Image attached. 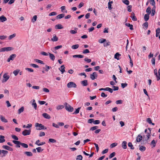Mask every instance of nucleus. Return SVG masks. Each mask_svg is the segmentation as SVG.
<instances>
[{"label":"nucleus","instance_id":"nucleus-1","mask_svg":"<svg viewBox=\"0 0 160 160\" xmlns=\"http://www.w3.org/2000/svg\"><path fill=\"white\" fill-rule=\"evenodd\" d=\"M35 126L36 127V130H38L46 129H47L46 127H44V125L41 123H36L35 124Z\"/></svg>","mask_w":160,"mask_h":160},{"label":"nucleus","instance_id":"nucleus-2","mask_svg":"<svg viewBox=\"0 0 160 160\" xmlns=\"http://www.w3.org/2000/svg\"><path fill=\"white\" fill-rule=\"evenodd\" d=\"M64 105L65 109L68 112H72L73 110V108L67 102H65Z\"/></svg>","mask_w":160,"mask_h":160},{"label":"nucleus","instance_id":"nucleus-3","mask_svg":"<svg viewBox=\"0 0 160 160\" xmlns=\"http://www.w3.org/2000/svg\"><path fill=\"white\" fill-rule=\"evenodd\" d=\"M67 86L69 88H76L77 87V85L76 83L72 82H70L68 83L67 84Z\"/></svg>","mask_w":160,"mask_h":160},{"label":"nucleus","instance_id":"nucleus-4","mask_svg":"<svg viewBox=\"0 0 160 160\" xmlns=\"http://www.w3.org/2000/svg\"><path fill=\"white\" fill-rule=\"evenodd\" d=\"M13 48L11 47H8L3 48L0 49V52H5V51H8L12 50Z\"/></svg>","mask_w":160,"mask_h":160},{"label":"nucleus","instance_id":"nucleus-5","mask_svg":"<svg viewBox=\"0 0 160 160\" xmlns=\"http://www.w3.org/2000/svg\"><path fill=\"white\" fill-rule=\"evenodd\" d=\"M4 79L2 81V82H6L10 78L9 76L7 75L6 73H4L3 76Z\"/></svg>","mask_w":160,"mask_h":160},{"label":"nucleus","instance_id":"nucleus-6","mask_svg":"<svg viewBox=\"0 0 160 160\" xmlns=\"http://www.w3.org/2000/svg\"><path fill=\"white\" fill-rule=\"evenodd\" d=\"M31 132V130L30 129H25L22 132V134L24 136H26L30 135Z\"/></svg>","mask_w":160,"mask_h":160},{"label":"nucleus","instance_id":"nucleus-7","mask_svg":"<svg viewBox=\"0 0 160 160\" xmlns=\"http://www.w3.org/2000/svg\"><path fill=\"white\" fill-rule=\"evenodd\" d=\"M98 77V75L96 72H93L90 75V78L92 80L96 79Z\"/></svg>","mask_w":160,"mask_h":160},{"label":"nucleus","instance_id":"nucleus-8","mask_svg":"<svg viewBox=\"0 0 160 160\" xmlns=\"http://www.w3.org/2000/svg\"><path fill=\"white\" fill-rule=\"evenodd\" d=\"M16 57V55L15 54H13L11 55L9 58H8L7 59V62H10V60H13L14 59V58Z\"/></svg>","mask_w":160,"mask_h":160},{"label":"nucleus","instance_id":"nucleus-9","mask_svg":"<svg viewBox=\"0 0 160 160\" xmlns=\"http://www.w3.org/2000/svg\"><path fill=\"white\" fill-rule=\"evenodd\" d=\"M12 142L16 145V147L19 148L20 147V145H21V142L20 141H16V140H13L12 141Z\"/></svg>","mask_w":160,"mask_h":160},{"label":"nucleus","instance_id":"nucleus-10","mask_svg":"<svg viewBox=\"0 0 160 160\" xmlns=\"http://www.w3.org/2000/svg\"><path fill=\"white\" fill-rule=\"evenodd\" d=\"M2 148L3 149H6L10 151H13V149L12 148L8 146L3 145L2 146Z\"/></svg>","mask_w":160,"mask_h":160},{"label":"nucleus","instance_id":"nucleus-11","mask_svg":"<svg viewBox=\"0 0 160 160\" xmlns=\"http://www.w3.org/2000/svg\"><path fill=\"white\" fill-rule=\"evenodd\" d=\"M7 20V18L3 15L0 17V22H3Z\"/></svg>","mask_w":160,"mask_h":160},{"label":"nucleus","instance_id":"nucleus-12","mask_svg":"<svg viewBox=\"0 0 160 160\" xmlns=\"http://www.w3.org/2000/svg\"><path fill=\"white\" fill-rule=\"evenodd\" d=\"M81 83L83 86H86L88 85V81L87 80L82 81L81 82Z\"/></svg>","mask_w":160,"mask_h":160},{"label":"nucleus","instance_id":"nucleus-13","mask_svg":"<svg viewBox=\"0 0 160 160\" xmlns=\"http://www.w3.org/2000/svg\"><path fill=\"white\" fill-rule=\"evenodd\" d=\"M32 106L34 107L35 110H37V104L35 102V99H33L32 100Z\"/></svg>","mask_w":160,"mask_h":160},{"label":"nucleus","instance_id":"nucleus-14","mask_svg":"<svg viewBox=\"0 0 160 160\" xmlns=\"http://www.w3.org/2000/svg\"><path fill=\"white\" fill-rule=\"evenodd\" d=\"M42 116L45 118L49 119L51 118V117L46 113H44L42 114Z\"/></svg>","mask_w":160,"mask_h":160},{"label":"nucleus","instance_id":"nucleus-15","mask_svg":"<svg viewBox=\"0 0 160 160\" xmlns=\"http://www.w3.org/2000/svg\"><path fill=\"white\" fill-rule=\"evenodd\" d=\"M142 139V136L140 134L138 135L136 141L138 142H139L141 141Z\"/></svg>","mask_w":160,"mask_h":160},{"label":"nucleus","instance_id":"nucleus-16","mask_svg":"<svg viewBox=\"0 0 160 160\" xmlns=\"http://www.w3.org/2000/svg\"><path fill=\"white\" fill-rule=\"evenodd\" d=\"M61 69H60V68H59L61 72L63 74L64 72H65V68L64 67V65H62L60 67Z\"/></svg>","mask_w":160,"mask_h":160},{"label":"nucleus","instance_id":"nucleus-17","mask_svg":"<svg viewBox=\"0 0 160 160\" xmlns=\"http://www.w3.org/2000/svg\"><path fill=\"white\" fill-rule=\"evenodd\" d=\"M127 142L126 141H124L122 142V147L124 149H126L127 148Z\"/></svg>","mask_w":160,"mask_h":160},{"label":"nucleus","instance_id":"nucleus-18","mask_svg":"<svg viewBox=\"0 0 160 160\" xmlns=\"http://www.w3.org/2000/svg\"><path fill=\"white\" fill-rule=\"evenodd\" d=\"M73 58H82L84 57V56L82 55H75L72 56Z\"/></svg>","mask_w":160,"mask_h":160},{"label":"nucleus","instance_id":"nucleus-19","mask_svg":"<svg viewBox=\"0 0 160 160\" xmlns=\"http://www.w3.org/2000/svg\"><path fill=\"white\" fill-rule=\"evenodd\" d=\"M1 151V153H2L3 154V155L2 156V157H3L5 156V155H7L8 153V152L6 150H0Z\"/></svg>","mask_w":160,"mask_h":160},{"label":"nucleus","instance_id":"nucleus-20","mask_svg":"<svg viewBox=\"0 0 160 160\" xmlns=\"http://www.w3.org/2000/svg\"><path fill=\"white\" fill-rule=\"evenodd\" d=\"M0 118V119L2 122H8V121L4 117H3L2 115H1Z\"/></svg>","mask_w":160,"mask_h":160},{"label":"nucleus","instance_id":"nucleus-21","mask_svg":"<svg viewBox=\"0 0 160 160\" xmlns=\"http://www.w3.org/2000/svg\"><path fill=\"white\" fill-rule=\"evenodd\" d=\"M48 53L50 59L52 60V61H54L55 59V56H54V55L53 54L50 53L49 52H48Z\"/></svg>","mask_w":160,"mask_h":160},{"label":"nucleus","instance_id":"nucleus-22","mask_svg":"<svg viewBox=\"0 0 160 160\" xmlns=\"http://www.w3.org/2000/svg\"><path fill=\"white\" fill-rule=\"evenodd\" d=\"M131 15L132 16L131 17V18L132 19V20L133 21H136L137 19L136 17L135 16L134 13L133 12H132Z\"/></svg>","mask_w":160,"mask_h":160},{"label":"nucleus","instance_id":"nucleus-23","mask_svg":"<svg viewBox=\"0 0 160 160\" xmlns=\"http://www.w3.org/2000/svg\"><path fill=\"white\" fill-rule=\"evenodd\" d=\"M125 25H126V26H127L128 27H129L130 28V29L131 30H133L132 25L131 24L129 23H126L125 24Z\"/></svg>","mask_w":160,"mask_h":160},{"label":"nucleus","instance_id":"nucleus-24","mask_svg":"<svg viewBox=\"0 0 160 160\" xmlns=\"http://www.w3.org/2000/svg\"><path fill=\"white\" fill-rule=\"evenodd\" d=\"M64 16H65V14H60L58 15L56 17V18L57 19H61L62 18L64 17Z\"/></svg>","mask_w":160,"mask_h":160},{"label":"nucleus","instance_id":"nucleus-25","mask_svg":"<svg viewBox=\"0 0 160 160\" xmlns=\"http://www.w3.org/2000/svg\"><path fill=\"white\" fill-rule=\"evenodd\" d=\"M5 141L4 137L2 135H0V143H2Z\"/></svg>","mask_w":160,"mask_h":160},{"label":"nucleus","instance_id":"nucleus-26","mask_svg":"<svg viewBox=\"0 0 160 160\" xmlns=\"http://www.w3.org/2000/svg\"><path fill=\"white\" fill-rule=\"evenodd\" d=\"M55 28L56 29H60L63 28L62 25L60 24L56 25L55 26Z\"/></svg>","mask_w":160,"mask_h":160},{"label":"nucleus","instance_id":"nucleus-27","mask_svg":"<svg viewBox=\"0 0 160 160\" xmlns=\"http://www.w3.org/2000/svg\"><path fill=\"white\" fill-rule=\"evenodd\" d=\"M121 56V54L118 52H117L115 55L114 58L117 59V60H119V57Z\"/></svg>","mask_w":160,"mask_h":160},{"label":"nucleus","instance_id":"nucleus-28","mask_svg":"<svg viewBox=\"0 0 160 160\" xmlns=\"http://www.w3.org/2000/svg\"><path fill=\"white\" fill-rule=\"evenodd\" d=\"M24 107H22L21 108H19L18 110V114H20L21 113L23 112V111H24Z\"/></svg>","mask_w":160,"mask_h":160},{"label":"nucleus","instance_id":"nucleus-29","mask_svg":"<svg viewBox=\"0 0 160 160\" xmlns=\"http://www.w3.org/2000/svg\"><path fill=\"white\" fill-rule=\"evenodd\" d=\"M24 153L28 156H32V153L30 152H24Z\"/></svg>","mask_w":160,"mask_h":160},{"label":"nucleus","instance_id":"nucleus-30","mask_svg":"<svg viewBox=\"0 0 160 160\" xmlns=\"http://www.w3.org/2000/svg\"><path fill=\"white\" fill-rule=\"evenodd\" d=\"M149 18V14H146L144 16V19L145 21H147L148 20Z\"/></svg>","mask_w":160,"mask_h":160},{"label":"nucleus","instance_id":"nucleus-31","mask_svg":"<svg viewBox=\"0 0 160 160\" xmlns=\"http://www.w3.org/2000/svg\"><path fill=\"white\" fill-rule=\"evenodd\" d=\"M155 6H154L152 8V13L151 14V15L152 16H153L155 15Z\"/></svg>","mask_w":160,"mask_h":160},{"label":"nucleus","instance_id":"nucleus-32","mask_svg":"<svg viewBox=\"0 0 160 160\" xmlns=\"http://www.w3.org/2000/svg\"><path fill=\"white\" fill-rule=\"evenodd\" d=\"M160 33V28H158L156 30V37H157L158 36L159 33Z\"/></svg>","mask_w":160,"mask_h":160},{"label":"nucleus","instance_id":"nucleus-33","mask_svg":"<svg viewBox=\"0 0 160 160\" xmlns=\"http://www.w3.org/2000/svg\"><path fill=\"white\" fill-rule=\"evenodd\" d=\"M139 149L141 151H144L146 150V147L143 146H139Z\"/></svg>","mask_w":160,"mask_h":160},{"label":"nucleus","instance_id":"nucleus-34","mask_svg":"<svg viewBox=\"0 0 160 160\" xmlns=\"http://www.w3.org/2000/svg\"><path fill=\"white\" fill-rule=\"evenodd\" d=\"M20 71V70L19 69H16L13 72V73L14 74V75L16 76H17Z\"/></svg>","mask_w":160,"mask_h":160},{"label":"nucleus","instance_id":"nucleus-35","mask_svg":"<svg viewBox=\"0 0 160 160\" xmlns=\"http://www.w3.org/2000/svg\"><path fill=\"white\" fill-rule=\"evenodd\" d=\"M64 107V106L63 105H59L57 106L56 109L57 110H61L63 109Z\"/></svg>","mask_w":160,"mask_h":160},{"label":"nucleus","instance_id":"nucleus-36","mask_svg":"<svg viewBox=\"0 0 160 160\" xmlns=\"http://www.w3.org/2000/svg\"><path fill=\"white\" fill-rule=\"evenodd\" d=\"M52 41H53L56 42L58 41V38L56 35L54 36L51 39Z\"/></svg>","mask_w":160,"mask_h":160},{"label":"nucleus","instance_id":"nucleus-37","mask_svg":"<svg viewBox=\"0 0 160 160\" xmlns=\"http://www.w3.org/2000/svg\"><path fill=\"white\" fill-rule=\"evenodd\" d=\"M79 47V45L78 44H77L72 45V48L73 49H77Z\"/></svg>","mask_w":160,"mask_h":160},{"label":"nucleus","instance_id":"nucleus-38","mask_svg":"<svg viewBox=\"0 0 160 160\" xmlns=\"http://www.w3.org/2000/svg\"><path fill=\"white\" fill-rule=\"evenodd\" d=\"M34 61L37 62L39 63L42 64H44L42 60L38 59H35Z\"/></svg>","mask_w":160,"mask_h":160},{"label":"nucleus","instance_id":"nucleus-39","mask_svg":"<svg viewBox=\"0 0 160 160\" xmlns=\"http://www.w3.org/2000/svg\"><path fill=\"white\" fill-rule=\"evenodd\" d=\"M37 15L34 16L32 19V22H34L37 20Z\"/></svg>","mask_w":160,"mask_h":160},{"label":"nucleus","instance_id":"nucleus-40","mask_svg":"<svg viewBox=\"0 0 160 160\" xmlns=\"http://www.w3.org/2000/svg\"><path fill=\"white\" fill-rule=\"evenodd\" d=\"M128 146L129 147H130V148L131 149H134V148L133 147V145L132 144V143L131 142H129L128 143Z\"/></svg>","mask_w":160,"mask_h":160},{"label":"nucleus","instance_id":"nucleus-41","mask_svg":"<svg viewBox=\"0 0 160 160\" xmlns=\"http://www.w3.org/2000/svg\"><path fill=\"white\" fill-rule=\"evenodd\" d=\"M16 36V34L15 33L13 34H12L10 35L8 37V39L9 40H10L12 39V38L15 37Z\"/></svg>","mask_w":160,"mask_h":160},{"label":"nucleus","instance_id":"nucleus-42","mask_svg":"<svg viewBox=\"0 0 160 160\" xmlns=\"http://www.w3.org/2000/svg\"><path fill=\"white\" fill-rule=\"evenodd\" d=\"M81 108V107H80L78 108L77 109H76L75 111L74 112H73V114H78V113H79Z\"/></svg>","mask_w":160,"mask_h":160},{"label":"nucleus","instance_id":"nucleus-43","mask_svg":"<svg viewBox=\"0 0 160 160\" xmlns=\"http://www.w3.org/2000/svg\"><path fill=\"white\" fill-rule=\"evenodd\" d=\"M146 11L148 13V14H150L151 12V8L148 7Z\"/></svg>","mask_w":160,"mask_h":160},{"label":"nucleus","instance_id":"nucleus-44","mask_svg":"<svg viewBox=\"0 0 160 160\" xmlns=\"http://www.w3.org/2000/svg\"><path fill=\"white\" fill-rule=\"evenodd\" d=\"M36 149L38 152H41L43 150V149H42L40 147L37 148Z\"/></svg>","mask_w":160,"mask_h":160},{"label":"nucleus","instance_id":"nucleus-45","mask_svg":"<svg viewBox=\"0 0 160 160\" xmlns=\"http://www.w3.org/2000/svg\"><path fill=\"white\" fill-rule=\"evenodd\" d=\"M24 148H27L28 147V145L27 144L21 142V145Z\"/></svg>","mask_w":160,"mask_h":160},{"label":"nucleus","instance_id":"nucleus-46","mask_svg":"<svg viewBox=\"0 0 160 160\" xmlns=\"http://www.w3.org/2000/svg\"><path fill=\"white\" fill-rule=\"evenodd\" d=\"M115 152H113L110 154L109 156V158H111L114 157L115 155Z\"/></svg>","mask_w":160,"mask_h":160},{"label":"nucleus","instance_id":"nucleus-47","mask_svg":"<svg viewBox=\"0 0 160 160\" xmlns=\"http://www.w3.org/2000/svg\"><path fill=\"white\" fill-rule=\"evenodd\" d=\"M117 144H118L116 142L113 143L111 144L110 147L111 148H112L116 146Z\"/></svg>","mask_w":160,"mask_h":160},{"label":"nucleus","instance_id":"nucleus-48","mask_svg":"<svg viewBox=\"0 0 160 160\" xmlns=\"http://www.w3.org/2000/svg\"><path fill=\"white\" fill-rule=\"evenodd\" d=\"M82 157L81 155H79L77 156L76 160H82Z\"/></svg>","mask_w":160,"mask_h":160},{"label":"nucleus","instance_id":"nucleus-49","mask_svg":"<svg viewBox=\"0 0 160 160\" xmlns=\"http://www.w3.org/2000/svg\"><path fill=\"white\" fill-rule=\"evenodd\" d=\"M49 142L52 143H55L56 142V140L52 138H49Z\"/></svg>","mask_w":160,"mask_h":160},{"label":"nucleus","instance_id":"nucleus-50","mask_svg":"<svg viewBox=\"0 0 160 160\" xmlns=\"http://www.w3.org/2000/svg\"><path fill=\"white\" fill-rule=\"evenodd\" d=\"M106 41V39L102 38L101 39H99L98 40V42L101 43H104L105 41Z\"/></svg>","mask_w":160,"mask_h":160},{"label":"nucleus","instance_id":"nucleus-51","mask_svg":"<svg viewBox=\"0 0 160 160\" xmlns=\"http://www.w3.org/2000/svg\"><path fill=\"white\" fill-rule=\"evenodd\" d=\"M158 76H156L157 80L159 81L160 79V69H159L158 71Z\"/></svg>","mask_w":160,"mask_h":160},{"label":"nucleus","instance_id":"nucleus-52","mask_svg":"<svg viewBox=\"0 0 160 160\" xmlns=\"http://www.w3.org/2000/svg\"><path fill=\"white\" fill-rule=\"evenodd\" d=\"M122 2L127 5L129 4V2L128 0H124L122 1Z\"/></svg>","mask_w":160,"mask_h":160},{"label":"nucleus","instance_id":"nucleus-53","mask_svg":"<svg viewBox=\"0 0 160 160\" xmlns=\"http://www.w3.org/2000/svg\"><path fill=\"white\" fill-rule=\"evenodd\" d=\"M89 52L90 51L88 49H85L82 52V53L83 54H86Z\"/></svg>","mask_w":160,"mask_h":160},{"label":"nucleus","instance_id":"nucleus-54","mask_svg":"<svg viewBox=\"0 0 160 160\" xmlns=\"http://www.w3.org/2000/svg\"><path fill=\"white\" fill-rule=\"evenodd\" d=\"M151 62L152 64L155 66V58H152L151 60Z\"/></svg>","mask_w":160,"mask_h":160},{"label":"nucleus","instance_id":"nucleus-55","mask_svg":"<svg viewBox=\"0 0 160 160\" xmlns=\"http://www.w3.org/2000/svg\"><path fill=\"white\" fill-rule=\"evenodd\" d=\"M98 127L97 126H95L93 127H91L90 128V130L91 131H93L96 129L98 128Z\"/></svg>","mask_w":160,"mask_h":160},{"label":"nucleus","instance_id":"nucleus-56","mask_svg":"<svg viewBox=\"0 0 160 160\" xmlns=\"http://www.w3.org/2000/svg\"><path fill=\"white\" fill-rule=\"evenodd\" d=\"M12 137L14 139L16 140V141L18 140V138L17 136H15V135H12Z\"/></svg>","mask_w":160,"mask_h":160},{"label":"nucleus","instance_id":"nucleus-57","mask_svg":"<svg viewBox=\"0 0 160 160\" xmlns=\"http://www.w3.org/2000/svg\"><path fill=\"white\" fill-rule=\"evenodd\" d=\"M30 66L35 68H38L39 66L38 65L33 63H31L30 64Z\"/></svg>","mask_w":160,"mask_h":160},{"label":"nucleus","instance_id":"nucleus-58","mask_svg":"<svg viewBox=\"0 0 160 160\" xmlns=\"http://www.w3.org/2000/svg\"><path fill=\"white\" fill-rule=\"evenodd\" d=\"M127 85L128 84L126 83H121V86L122 88H124L126 87H127Z\"/></svg>","mask_w":160,"mask_h":160},{"label":"nucleus","instance_id":"nucleus-59","mask_svg":"<svg viewBox=\"0 0 160 160\" xmlns=\"http://www.w3.org/2000/svg\"><path fill=\"white\" fill-rule=\"evenodd\" d=\"M57 13L56 12H52L49 14V16H54L57 15Z\"/></svg>","mask_w":160,"mask_h":160},{"label":"nucleus","instance_id":"nucleus-60","mask_svg":"<svg viewBox=\"0 0 160 160\" xmlns=\"http://www.w3.org/2000/svg\"><path fill=\"white\" fill-rule=\"evenodd\" d=\"M62 45H59V46H56L54 48V49L56 50H57V49H58L59 48H62Z\"/></svg>","mask_w":160,"mask_h":160},{"label":"nucleus","instance_id":"nucleus-61","mask_svg":"<svg viewBox=\"0 0 160 160\" xmlns=\"http://www.w3.org/2000/svg\"><path fill=\"white\" fill-rule=\"evenodd\" d=\"M128 8V11L129 12H130L132 11V10L131 9L132 8V6L131 5H129L127 7Z\"/></svg>","mask_w":160,"mask_h":160},{"label":"nucleus","instance_id":"nucleus-62","mask_svg":"<svg viewBox=\"0 0 160 160\" xmlns=\"http://www.w3.org/2000/svg\"><path fill=\"white\" fill-rule=\"evenodd\" d=\"M41 54L42 55H44V56H48V55H49V53H46V52H41Z\"/></svg>","mask_w":160,"mask_h":160},{"label":"nucleus","instance_id":"nucleus-63","mask_svg":"<svg viewBox=\"0 0 160 160\" xmlns=\"http://www.w3.org/2000/svg\"><path fill=\"white\" fill-rule=\"evenodd\" d=\"M151 4L153 6H155V2L154 0H150Z\"/></svg>","mask_w":160,"mask_h":160},{"label":"nucleus","instance_id":"nucleus-64","mask_svg":"<svg viewBox=\"0 0 160 160\" xmlns=\"http://www.w3.org/2000/svg\"><path fill=\"white\" fill-rule=\"evenodd\" d=\"M100 123V121L99 120H96L93 121V123L95 124H99Z\"/></svg>","mask_w":160,"mask_h":160}]
</instances>
